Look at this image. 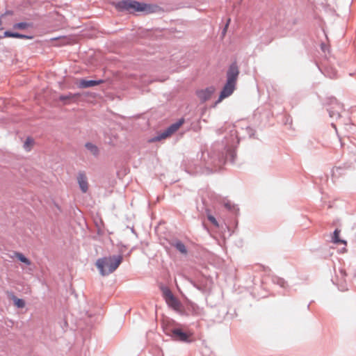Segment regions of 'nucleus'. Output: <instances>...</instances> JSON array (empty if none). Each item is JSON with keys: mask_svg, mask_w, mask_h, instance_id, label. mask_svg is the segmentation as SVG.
Returning a JSON list of instances; mask_svg holds the SVG:
<instances>
[{"mask_svg": "<svg viewBox=\"0 0 356 356\" xmlns=\"http://www.w3.org/2000/svg\"><path fill=\"white\" fill-rule=\"evenodd\" d=\"M80 97L79 93H69L66 95H60L59 97V100L63 102L65 104H70L72 101H74L75 99H77Z\"/></svg>", "mask_w": 356, "mask_h": 356, "instance_id": "obj_10", "label": "nucleus"}, {"mask_svg": "<svg viewBox=\"0 0 356 356\" xmlns=\"http://www.w3.org/2000/svg\"><path fill=\"white\" fill-rule=\"evenodd\" d=\"M86 147L94 155L98 153V149L97 146L90 143H86Z\"/></svg>", "mask_w": 356, "mask_h": 356, "instance_id": "obj_17", "label": "nucleus"}, {"mask_svg": "<svg viewBox=\"0 0 356 356\" xmlns=\"http://www.w3.org/2000/svg\"><path fill=\"white\" fill-rule=\"evenodd\" d=\"M273 282L274 284H277L282 288H286L288 286L287 282L284 280V279L280 277H273Z\"/></svg>", "mask_w": 356, "mask_h": 356, "instance_id": "obj_14", "label": "nucleus"}, {"mask_svg": "<svg viewBox=\"0 0 356 356\" xmlns=\"http://www.w3.org/2000/svg\"><path fill=\"white\" fill-rule=\"evenodd\" d=\"M343 105L336 99L332 100V106L329 108V113L331 118H339L343 111Z\"/></svg>", "mask_w": 356, "mask_h": 356, "instance_id": "obj_7", "label": "nucleus"}, {"mask_svg": "<svg viewBox=\"0 0 356 356\" xmlns=\"http://www.w3.org/2000/svg\"><path fill=\"white\" fill-rule=\"evenodd\" d=\"M173 339L176 341L188 343L191 342L193 339L192 335H172Z\"/></svg>", "mask_w": 356, "mask_h": 356, "instance_id": "obj_11", "label": "nucleus"}, {"mask_svg": "<svg viewBox=\"0 0 356 356\" xmlns=\"http://www.w3.org/2000/svg\"><path fill=\"white\" fill-rule=\"evenodd\" d=\"M15 257L27 266H30L31 264V261L21 252H15Z\"/></svg>", "mask_w": 356, "mask_h": 356, "instance_id": "obj_12", "label": "nucleus"}, {"mask_svg": "<svg viewBox=\"0 0 356 356\" xmlns=\"http://www.w3.org/2000/svg\"><path fill=\"white\" fill-rule=\"evenodd\" d=\"M184 120L181 119L178 122L171 124L167 129H165L164 131L161 133L159 135H158L156 137L152 138L150 140L151 142H156L159 141L163 139H165L168 137H170L172 134H173L175 132H176L179 127L183 124Z\"/></svg>", "mask_w": 356, "mask_h": 356, "instance_id": "obj_5", "label": "nucleus"}, {"mask_svg": "<svg viewBox=\"0 0 356 356\" xmlns=\"http://www.w3.org/2000/svg\"><path fill=\"white\" fill-rule=\"evenodd\" d=\"M176 248L181 253L186 254L187 250L184 244L181 242H178L175 245Z\"/></svg>", "mask_w": 356, "mask_h": 356, "instance_id": "obj_19", "label": "nucleus"}, {"mask_svg": "<svg viewBox=\"0 0 356 356\" xmlns=\"http://www.w3.org/2000/svg\"><path fill=\"white\" fill-rule=\"evenodd\" d=\"M239 70L236 63L232 64L227 72V82L224 86L217 103L230 96L235 90Z\"/></svg>", "mask_w": 356, "mask_h": 356, "instance_id": "obj_1", "label": "nucleus"}, {"mask_svg": "<svg viewBox=\"0 0 356 356\" xmlns=\"http://www.w3.org/2000/svg\"><path fill=\"white\" fill-rule=\"evenodd\" d=\"M116 8L121 11L126 10L129 13L145 12L150 13L154 11L151 5L140 3L133 0H124L116 4Z\"/></svg>", "mask_w": 356, "mask_h": 356, "instance_id": "obj_3", "label": "nucleus"}, {"mask_svg": "<svg viewBox=\"0 0 356 356\" xmlns=\"http://www.w3.org/2000/svg\"><path fill=\"white\" fill-rule=\"evenodd\" d=\"M79 187L83 193H86L88 189L87 177L85 174L79 173L77 177Z\"/></svg>", "mask_w": 356, "mask_h": 356, "instance_id": "obj_9", "label": "nucleus"}, {"mask_svg": "<svg viewBox=\"0 0 356 356\" xmlns=\"http://www.w3.org/2000/svg\"><path fill=\"white\" fill-rule=\"evenodd\" d=\"M15 38H20V39H31L32 38L31 36H28V35L20 34V33H15Z\"/></svg>", "mask_w": 356, "mask_h": 356, "instance_id": "obj_20", "label": "nucleus"}, {"mask_svg": "<svg viewBox=\"0 0 356 356\" xmlns=\"http://www.w3.org/2000/svg\"><path fill=\"white\" fill-rule=\"evenodd\" d=\"M13 300L14 301V305L18 308H23L25 306V302L24 300L17 298L15 296L12 297Z\"/></svg>", "mask_w": 356, "mask_h": 356, "instance_id": "obj_15", "label": "nucleus"}, {"mask_svg": "<svg viewBox=\"0 0 356 356\" xmlns=\"http://www.w3.org/2000/svg\"><path fill=\"white\" fill-rule=\"evenodd\" d=\"M29 26H31V25L26 22H20L14 24L13 28L15 29H25Z\"/></svg>", "mask_w": 356, "mask_h": 356, "instance_id": "obj_18", "label": "nucleus"}, {"mask_svg": "<svg viewBox=\"0 0 356 356\" xmlns=\"http://www.w3.org/2000/svg\"><path fill=\"white\" fill-rule=\"evenodd\" d=\"M2 24V21L1 19H0V26Z\"/></svg>", "mask_w": 356, "mask_h": 356, "instance_id": "obj_25", "label": "nucleus"}, {"mask_svg": "<svg viewBox=\"0 0 356 356\" xmlns=\"http://www.w3.org/2000/svg\"><path fill=\"white\" fill-rule=\"evenodd\" d=\"M339 233L340 230L337 229L334 230L332 236V242L334 243H342L346 245V241L339 238Z\"/></svg>", "mask_w": 356, "mask_h": 356, "instance_id": "obj_13", "label": "nucleus"}, {"mask_svg": "<svg viewBox=\"0 0 356 356\" xmlns=\"http://www.w3.org/2000/svg\"><path fill=\"white\" fill-rule=\"evenodd\" d=\"M104 82L103 80L93 81V80H84L81 79L78 83V86L81 88H86L95 86H98Z\"/></svg>", "mask_w": 356, "mask_h": 356, "instance_id": "obj_8", "label": "nucleus"}, {"mask_svg": "<svg viewBox=\"0 0 356 356\" xmlns=\"http://www.w3.org/2000/svg\"><path fill=\"white\" fill-rule=\"evenodd\" d=\"M215 91V87L209 86L208 88H206L205 89L197 90L196 94L198 98L200 99V101L204 102L211 97L212 95L214 93Z\"/></svg>", "mask_w": 356, "mask_h": 356, "instance_id": "obj_6", "label": "nucleus"}, {"mask_svg": "<svg viewBox=\"0 0 356 356\" xmlns=\"http://www.w3.org/2000/svg\"><path fill=\"white\" fill-rule=\"evenodd\" d=\"M15 33H13V32L7 31L4 32V37L15 38Z\"/></svg>", "mask_w": 356, "mask_h": 356, "instance_id": "obj_22", "label": "nucleus"}, {"mask_svg": "<svg viewBox=\"0 0 356 356\" xmlns=\"http://www.w3.org/2000/svg\"><path fill=\"white\" fill-rule=\"evenodd\" d=\"M161 290L167 305L177 312H181V303L174 296L170 289L168 287H162Z\"/></svg>", "mask_w": 356, "mask_h": 356, "instance_id": "obj_4", "label": "nucleus"}, {"mask_svg": "<svg viewBox=\"0 0 356 356\" xmlns=\"http://www.w3.org/2000/svg\"><path fill=\"white\" fill-rule=\"evenodd\" d=\"M229 22H230V19H228V22H227V24H226L225 28H227V26H228V24H229ZM225 31H226V29H225Z\"/></svg>", "mask_w": 356, "mask_h": 356, "instance_id": "obj_24", "label": "nucleus"}, {"mask_svg": "<svg viewBox=\"0 0 356 356\" xmlns=\"http://www.w3.org/2000/svg\"><path fill=\"white\" fill-rule=\"evenodd\" d=\"M172 334H185L183 332V331L179 328H175L172 330Z\"/></svg>", "mask_w": 356, "mask_h": 356, "instance_id": "obj_23", "label": "nucleus"}, {"mask_svg": "<svg viewBox=\"0 0 356 356\" xmlns=\"http://www.w3.org/2000/svg\"><path fill=\"white\" fill-rule=\"evenodd\" d=\"M122 261V257L121 255L104 257L96 261V266L100 274L104 276L114 272Z\"/></svg>", "mask_w": 356, "mask_h": 356, "instance_id": "obj_2", "label": "nucleus"}, {"mask_svg": "<svg viewBox=\"0 0 356 356\" xmlns=\"http://www.w3.org/2000/svg\"><path fill=\"white\" fill-rule=\"evenodd\" d=\"M34 140L31 138H27L24 144V147L27 151H30L31 147L33 146Z\"/></svg>", "mask_w": 356, "mask_h": 356, "instance_id": "obj_16", "label": "nucleus"}, {"mask_svg": "<svg viewBox=\"0 0 356 356\" xmlns=\"http://www.w3.org/2000/svg\"><path fill=\"white\" fill-rule=\"evenodd\" d=\"M208 219L215 226H218V224L217 222V220H216V218L213 216H211V215H209L208 216Z\"/></svg>", "mask_w": 356, "mask_h": 356, "instance_id": "obj_21", "label": "nucleus"}]
</instances>
